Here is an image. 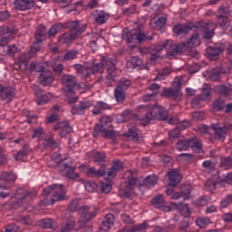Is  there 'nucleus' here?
Here are the masks:
<instances>
[{
	"label": "nucleus",
	"mask_w": 232,
	"mask_h": 232,
	"mask_svg": "<svg viewBox=\"0 0 232 232\" xmlns=\"http://www.w3.org/2000/svg\"><path fill=\"white\" fill-rule=\"evenodd\" d=\"M75 227V218L69 211L63 215V222L58 232H72Z\"/></svg>",
	"instance_id": "nucleus-14"
},
{
	"label": "nucleus",
	"mask_w": 232,
	"mask_h": 232,
	"mask_svg": "<svg viewBox=\"0 0 232 232\" xmlns=\"http://www.w3.org/2000/svg\"><path fill=\"white\" fill-rule=\"evenodd\" d=\"M155 99H157V92H152L150 94H144L141 97V101L143 102H151V101H155Z\"/></svg>",
	"instance_id": "nucleus-61"
},
{
	"label": "nucleus",
	"mask_w": 232,
	"mask_h": 232,
	"mask_svg": "<svg viewBox=\"0 0 232 232\" xmlns=\"http://www.w3.org/2000/svg\"><path fill=\"white\" fill-rule=\"evenodd\" d=\"M8 163V156L6 155V150L0 146V165L3 166Z\"/></svg>",
	"instance_id": "nucleus-56"
},
{
	"label": "nucleus",
	"mask_w": 232,
	"mask_h": 232,
	"mask_svg": "<svg viewBox=\"0 0 232 232\" xmlns=\"http://www.w3.org/2000/svg\"><path fill=\"white\" fill-rule=\"evenodd\" d=\"M232 204V194L227 195L220 203L221 208H227Z\"/></svg>",
	"instance_id": "nucleus-63"
},
{
	"label": "nucleus",
	"mask_w": 232,
	"mask_h": 232,
	"mask_svg": "<svg viewBox=\"0 0 232 232\" xmlns=\"http://www.w3.org/2000/svg\"><path fill=\"white\" fill-rule=\"evenodd\" d=\"M39 81L42 86H50V84L53 82V76L47 74L46 72H43L39 75Z\"/></svg>",
	"instance_id": "nucleus-32"
},
{
	"label": "nucleus",
	"mask_w": 232,
	"mask_h": 232,
	"mask_svg": "<svg viewBox=\"0 0 232 232\" xmlns=\"http://www.w3.org/2000/svg\"><path fill=\"white\" fill-rule=\"evenodd\" d=\"M161 97H165L166 99H172L177 102L182 101V91L180 89L176 88H164L160 93Z\"/></svg>",
	"instance_id": "nucleus-16"
},
{
	"label": "nucleus",
	"mask_w": 232,
	"mask_h": 232,
	"mask_svg": "<svg viewBox=\"0 0 232 232\" xmlns=\"http://www.w3.org/2000/svg\"><path fill=\"white\" fill-rule=\"evenodd\" d=\"M218 24L222 30H227L231 26V20L227 16H217Z\"/></svg>",
	"instance_id": "nucleus-33"
},
{
	"label": "nucleus",
	"mask_w": 232,
	"mask_h": 232,
	"mask_svg": "<svg viewBox=\"0 0 232 232\" xmlns=\"http://www.w3.org/2000/svg\"><path fill=\"white\" fill-rule=\"evenodd\" d=\"M164 195L162 194H157L152 199L151 204L155 206L158 209H160L162 207H164Z\"/></svg>",
	"instance_id": "nucleus-35"
},
{
	"label": "nucleus",
	"mask_w": 232,
	"mask_h": 232,
	"mask_svg": "<svg viewBox=\"0 0 232 232\" xmlns=\"http://www.w3.org/2000/svg\"><path fill=\"white\" fill-rule=\"evenodd\" d=\"M123 179H125L126 182L121 184L120 194L125 198H130L133 193V188L137 186V171L127 170L123 175Z\"/></svg>",
	"instance_id": "nucleus-5"
},
{
	"label": "nucleus",
	"mask_w": 232,
	"mask_h": 232,
	"mask_svg": "<svg viewBox=\"0 0 232 232\" xmlns=\"http://www.w3.org/2000/svg\"><path fill=\"white\" fill-rule=\"evenodd\" d=\"M113 121V119L111 116L108 115H103L101 119H100V126H102V128H113V125H111V122ZM96 125H99V123H97Z\"/></svg>",
	"instance_id": "nucleus-40"
},
{
	"label": "nucleus",
	"mask_w": 232,
	"mask_h": 232,
	"mask_svg": "<svg viewBox=\"0 0 232 232\" xmlns=\"http://www.w3.org/2000/svg\"><path fill=\"white\" fill-rule=\"evenodd\" d=\"M90 19H92L97 24H104L110 19V14L104 10H95L91 13Z\"/></svg>",
	"instance_id": "nucleus-18"
},
{
	"label": "nucleus",
	"mask_w": 232,
	"mask_h": 232,
	"mask_svg": "<svg viewBox=\"0 0 232 232\" xmlns=\"http://www.w3.org/2000/svg\"><path fill=\"white\" fill-rule=\"evenodd\" d=\"M108 127H102V125H95L92 130V136L97 139L99 135L104 139H115L117 137V131L110 130Z\"/></svg>",
	"instance_id": "nucleus-13"
},
{
	"label": "nucleus",
	"mask_w": 232,
	"mask_h": 232,
	"mask_svg": "<svg viewBox=\"0 0 232 232\" xmlns=\"http://www.w3.org/2000/svg\"><path fill=\"white\" fill-rule=\"evenodd\" d=\"M150 227V225L147 222H143L141 224L136 225L130 228V232H137V231H146Z\"/></svg>",
	"instance_id": "nucleus-57"
},
{
	"label": "nucleus",
	"mask_w": 232,
	"mask_h": 232,
	"mask_svg": "<svg viewBox=\"0 0 232 232\" xmlns=\"http://www.w3.org/2000/svg\"><path fill=\"white\" fill-rule=\"evenodd\" d=\"M205 186L208 191H215L217 189V181L209 179L205 182Z\"/></svg>",
	"instance_id": "nucleus-62"
},
{
	"label": "nucleus",
	"mask_w": 232,
	"mask_h": 232,
	"mask_svg": "<svg viewBox=\"0 0 232 232\" xmlns=\"http://www.w3.org/2000/svg\"><path fill=\"white\" fill-rule=\"evenodd\" d=\"M205 73L210 81H213V82H218V81H220V75L222 74V68L216 67L212 71H206Z\"/></svg>",
	"instance_id": "nucleus-28"
},
{
	"label": "nucleus",
	"mask_w": 232,
	"mask_h": 232,
	"mask_svg": "<svg viewBox=\"0 0 232 232\" xmlns=\"http://www.w3.org/2000/svg\"><path fill=\"white\" fill-rule=\"evenodd\" d=\"M72 68L75 69L78 75H82V77H90L89 66L75 63L72 65Z\"/></svg>",
	"instance_id": "nucleus-30"
},
{
	"label": "nucleus",
	"mask_w": 232,
	"mask_h": 232,
	"mask_svg": "<svg viewBox=\"0 0 232 232\" xmlns=\"http://www.w3.org/2000/svg\"><path fill=\"white\" fill-rule=\"evenodd\" d=\"M220 168L223 169H231L232 168V158L230 156L221 159Z\"/></svg>",
	"instance_id": "nucleus-51"
},
{
	"label": "nucleus",
	"mask_w": 232,
	"mask_h": 232,
	"mask_svg": "<svg viewBox=\"0 0 232 232\" xmlns=\"http://www.w3.org/2000/svg\"><path fill=\"white\" fill-rule=\"evenodd\" d=\"M130 63L132 68H140V66H142V60L138 56H132Z\"/></svg>",
	"instance_id": "nucleus-60"
},
{
	"label": "nucleus",
	"mask_w": 232,
	"mask_h": 232,
	"mask_svg": "<svg viewBox=\"0 0 232 232\" xmlns=\"http://www.w3.org/2000/svg\"><path fill=\"white\" fill-rule=\"evenodd\" d=\"M43 43L44 42H38L37 40H34V42L31 45V49L28 52V55H30V57H34L35 53L41 52V46L43 45Z\"/></svg>",
	"instance_id": "nucleus-37"
},
{
	"label": "nucleus",
	"mask_w": 232,
	"mask_h": 232,
	"mask_svg": "<svg viewBox=\"0 0 232 232\" xmlns=\"http://www.w3.org/2000/svg\"><path fill=\"white\" fill-rule=\"evenodd\" d=\"M229 14H231V9H229V6L221 5L217 11L216 17H227Z\"/></svg>",
	"instance_id": "nucleus-46"
},
{
	"label": "nucleus",
	"mask_w": 232,
	"mask_h": 232,
	"mask_svg": "<svg viewBox=\"0 0 232 232\" xmlns=\"http://www.w3.org/2000/svg\"><path fill=\"white\" fill-rule=\"evenodd\" d=\"M77 55H79V50L71 49L64 53L63 61H73L74 59H77Z\"/></svg>",
	"instance_id": "nucleus-43"
},
{
	"label": "nucleus",
	"mask_w": 232,
	"mask_h": 232,
	"mask_svg": "<svg viewBox=\"0 0 232 232\" xmlns=\"http://www.w3.org/2000/svg\"><path fill=\"white\" fill-rule=\"evenodd\" d=\"M62 83L66 88V97L68 95L75 93V88H77V76L73 74H63L62 77Z\"/></svg>",
	"instance_id": "nucleus-12"
},
{
	"label": "nucleus",
	"mask_w": 232,
	"mask_h": 232,
	"mask_svg": "<svg viewBox=\"0 0 232 232\" xmlns=\"http://www.w3.org/2000/svg\"><path fill=\"white\" fill-rule=\"evenodd\" d=\"M122 39L127 41L128 44L131 43L137 44V34H133L131 31L124 32L122 34Z\"/></svg>",
	"instance_id": "nucleus-41"
},
{
	"label": "nucleus",
	"mask_w": 232,
	"mask_h": 232,
	"mask_svg": "<svg viewBox=\"0 0 232 232\" xmlns=\"http://www.w3.org/2000/svg\"><path fill=\"white\" fill-rule=\"evenodd\" d=\"M153 36H146L144 33L136 34V41L137 43H145V41H151Z\"/></svg>",
	"instance_id": "nucleus-58"
},
{
	"label": "nucleus",
	"mask_w": 232,
	"mask_h": 232,
	"mask_svg": "<svg viewBox=\"0 0 232 232\" xmlns=\"http://www.w3.org/2000/svg\"><path fill=\"white\" fill-rule=\"evenodd\" d=\"M44 199L40 201L41 206H53L55 202L64 200L66 197V188L63 185L53 184L43 190Z\"/></svg>",
	"instance_id": "nucleus-4"
},
{
	"label": "nucleus",
	"mask_w": 232,
	"mask_h": 232,
	"mask_svg": "<svg viewBox=\"0 0 232 232\" xmlns=\"http://www.w3.org/2000/svg\"><path fill=\"white\" fill-rule=\"evenodd\" d=\"M48 35V29L43 24H40L36 26L34 32V40L38 43H44L46 41V36Z\"/></svg>",
	"instance_id": "nucleus-22"
},
{
	"label": "nucleus",
	"mask_w": 232,
	"mask_h": 232,
	"mask_svg": "<svg viewBox=\"0 0 232 232\" xmlns=\"http://www.w3.org/2000/svg\"><path fill=\"white\" fill-rule=\"evenodd\" d=\"M205 100L202 99L201 96H196L191 101V106L192 108H202V102H204Z\"/></svg>",
	"instance_id": "nucleus-59"
},
{
	"label": "nucleus",
	"mask_w": 232,
	"mask_h": 232,
	"mask_svg": "<svg viewBox=\"0 0 232 232\" xmlns=\"http://www.w3.org/2000/svg\"><path fill=\"white\" fill-rule=\"evenodd\" d=\"M214 92L220 93L221 95H229L231 89L226 85H216L214 86Z\"/></svg>",
	"instance_id": "nucleus-47"
},
{
	"label": "nucleus",
	"mask_w": 232,
	"mask_h": 232,
	"mask_svg": "<svg viewBox=\"0 0 232 232\" xmlns=\"http://www.w3.org/2000/svg\"><path fill=\"white\" fill-rule=\"evenodd\" d=\"M226 50V44H218L214 46L208 47L206 49L207 57L210 61H218V57H220V53Z\"/></svg>",
	"instance_id": "nucleus-15"
},
{
	"label": "nucleus",
	"mask_w": 232,
	"mask_h": 232,
	"mask_svg": "<svg viewBox=\"0 0 232 232\" xmlns=\"http://www.w3.org/2000/svg\"><path fill=\"white\" fill-rule=\"evenodd\" d=\"M176 148L179 151H187L190 148L197 155H204L202 141L197 137L188 140H179L176 143Z\"/></svg>",
	"instance_id": "nucleus-6"
},
{
	"label": "nucleus",
	"mask_w": 232,
	"mask_h": 232,
	"mask_svg": "<svg viewBox=\"0 0 232 232\" xmlns=\"http://www.w3.org/2000/svg\"><path fill=\"white\" fill-rule=\"evenodd\" d=\"M90 155L92 161L96 162V164L101 165L106 162V154L104 152H91Z\"/></svg>",
	"instance_id": "nucleus-31"
},
{
	"label": "nucleus",
	"mask_w": 232,
	"mask_h": 232,
	"mask_svg": "<svg viewBox=\"0 0 232 232\" xmlns=\"http://www.w3.org/2000/svg\"><path fill=\"white\" fill-rule=\"evenodd\" d=\"M210 223L211 221H209V218H198L196 219V224L200 228H204L207 226H209Z\"/></svg>",
	"instance_id": "nucleus-54"
},
{
	"label": "nucleus",
	"mask_w": 232,
	"mask_h": 232,
	"mask_svg": "<svg viewBox=\"0 0 232 232\" xmlns=\"http://www.w3.org/2000/svg\"><path fill=\"white\" fill-rule=\"evenodd\" d=\"M114 217L112 214H107L104 218V220L102 221V227H106L107 229H110L111 226L114 224Z\"/></svg>",
	"instance_id": "nucleus-49"
},
{
	"label": "nucleus",
	"mask_w": 232,
	"mask_h": 232,
	"mask_svg": "<svg viewBox=\"0 0 232 232\" xmlns=\"http://www.w3.org/2000/svg\"><path fill=\"white\" fill-rule=\"evenodd\" d=\"M40 226L44 229H53V227H55L57 224L52 218H45V219L40 220Z\"/></svg>",
	"instance_id": "nucleus-39"
},
{
	"label": "nucleus",
	"mask_w": 232,
	"mask_h": 232,
	"mask_svg": "<svg viewBox=\"0 0 232 232\" xmlns=\"http://www.w3.org/2000/svg\"><path fill=\"white\" fill-rule=\"evenodd\" d=\"M198 26H201L200 32L204 30L203 39H212L215 35V30L217 29V24L215 23H208L203 25L197 24Z\"/></svg>",
	"instance_id": "nucleus-23"
},
{
	"label": "nucleus",
	"mask_w": 232,
	"mask_h": 232,
	"mask_svg": "<svg viewBox=\"0 0 232 232\" xmlns=\"http://www.w3.org/2000/svg\"><path fill=\"white\" fill-rule=\"evenodd\" d=\"M226 108V102H224L222 99H217L213 103V109L216 110V111H222Z\"/></svg>",
	"instance_id": "nucleus-53"
},
{
	"label": "nucleus",
	"mask_w": 232,
	"mask_h": 232,
	"mask_svg": "<svg viewBox=\"0 0 232 232\" xmlns=\"http://www.w3.org/2000/svg\"><path fill=\"white\" fill-rule=\"evenodd\" d=\"M169 73H171V69L165 67L157 74L154 81H164V79H166Z\"/></svg>",
	"instance_id": "nucleus-48"
},
{
	"label": "nucleus",
	"mask_w": 232,
	"mask_h": 232,
	"mask_svg": "<svg viewBox=\"0 0 232 232\" xmlns=\"http://www.w3.org/2000/svg\"><path fill=\"white\" fill-rule=\"evenodd\" d=\"M153 50H155L157 53L162 52V50H166L168 57H175L179 55V53H182L184 45H182V44H175L171 40H166L165 42L156 44Z\"/></svg>",
	"instance_id": "nucleus-7"
},
{
	"label": "nucleus",
	"mask_w": 232,
	"mask_h": 232,
	"mask_svg": "<svg viewBox=\"0 0 232 232\" xmlns=\"http://www.w3.org/2000/svg\"><path fill=\"white\" fill-rule=\"evenodd\" d=\"M14 10L20 12H26V10H32L35 6L34 0H14L13 2Z\"/></svg>",
	"instance_id": "nucleus-17"
},
{
	"label": "nucleus",
	"mask_w": 232,
	"mask_h": 232,
	"mask_svg": "<svg viewBox=\"0 0 232 232\" xmlns=\"http://www.w3.org/2000/svg\"><path fill=\"white\" fill-rule=\"evenodd\" d=\"M79 215H80V221L79 226L80 227H86L87 222H91L97 217V210L93 207H88L86 205L82 206L79 208Z\"/></svg>",
	"instance_id": "nucleus-10"
},
{
	"label": "nucleus",
	"mask_w": 232,
	"mask_h": 232,
	"mask_svg": "<svg viewBox=\"0 0 232 232\" xmlns=\"http://www.w3.org/2000/svg\"><path fill=\"white\" fill-rule=\"evenodd\" d=\"M210 130L214 131L215 140H221L224 142L229 130H232V124L220 125L218 123H212L210 125Z\"/></svg>",
	"instance_id": "nucleus-11"
},
{
	"label": "nucleus",
	"mask_w": 232,
	"mask_h": 232,
	"mask_svg": "<svg viewBox=\"0 0 232 232\" xmlns=\"http://www.w3.org/2000/svg\"><path fill=\"white\" fill-rule=\"evenodd\" d=\"M17 176L13 172H2L0 174V180H4L5 182H15Z\"/></svg>",
	"instance_id": "nucleus-38"
},
{
	"label": "nucleus",
	"mask_w": 232,
	"mask_h": 232,
	"mask_svg": "<svg viewBox=\"0 0 232 232\" xmlns=\"http://www.w3.org/2000/svg\"><path fill=\"white\" fill-rule=\"evenodd\" d=\"M63 169H67L66 170V177L67 179H70L71 180H75V179H79V174L75 172V167H68L63 169L62 168V171Z\"/></svg>",
	"instance_id": "nucleus-45"
},
{
	"label": "nucleus",
	"mask_w": 232,
	"mask_h": 232,
	"mask_svg": "<svg viewBox=\"0 0 232 232\" xmlns=\"http://www.w3.org/2000/svg\"><path fill=\"white\" fill-rule=\"evenodd\" d=\"M44 70H45V68L44 65L36 64L34 62H32L30 63V71L31 72H36L38 73H45Z\"/></svg>",
	"instance_id": "nucleus-55"
},
{
	"label": "nucleus",
	"mask_w": 232,
	"mask_h": 232,
	"mask_svg": "<svg viewBox=\"0 0 232 232\" xmlns=\"http://www.w3.org/2000/svg\"><path fill=\"white\" fill-rule=\"evenodd\" d=\"M30 193L26 188H18L16 192L11 196V198H16L17 200H24Z\"/></svg>",
	"instance_id": "nucleus-36"
},
{
	"label": "nucleus",
	"mask_w": 232,
	"mask_h": 232,
	"mask_svg": "<svg viewBox=\"0 0 232 232\" xmlns=\"http://www.w3.org/2000/svg\"><path fill=\"white\" fill-rule=\"evenodd\" d=\"M43 146L44 150H55L59 148V143L53 138H51L44 141Z\"/></svg>",
	"instance_id": "nucleus-44"
},
{
	"label": "nucleus",
	"mask_w": 232,
	"mask_h": 232,
	"mask_svg": "<svg viewBox=\"0 0 232 232\" xmlns=\"http://www.w3.org/2000/svg\"><path fill=\"white\" fill-rule=\"evenodd\" d=\"M53 130L54 131L60 130L61 137H66L69 133H72L73 131V129L72 126H70V122L68 121H61L56 123Z\"/></svg>",
	"instance_id": "nucleus-20"
},
{
	"label": "nucleus",
	"mask_w": 232,
	"mask_h": 232,
	"mask_svg": "<svg viewBox=\"0 0 232 232\" xmlns=\"http://www.w3.org/2000/svg\"><path fill=\"white\" fill-rule=\"evenodd\" d=\"M131 86V81L121 78L114 89V99L118 104H124L126 91Z\"/></svg>",
	"instance_id": "nucleus-9"
},
{
	"label": "nucleus",
	"mask_w": 232,
	"mask_h": 232,
	"mask_svg": "<svg viewBox=\"0 0 232 232\" xmlns=\"http://www.w3.org/2000/svg\"><path fill=\"white\" fill-rule=\"evenodd\" d=\"M104 70H106L105 82L108 86H113L119 78L117 59L113 56H102L100 63L89 65V77L95 73H103Z\"/></svg>",
	"instance_id": "nucleus-1"
},
{
	"label": "nucleus",
	"mask_w": 232,
	"mask_h": 232,
	"mask_svg": "<svg viewBox=\"0 0 232 232\" xmlns=\"http://www.w3.org/2000/svg\"><path fill=\"white\" fill-rule=\"evenodd\" d=\"M127 135L131 140H139V137H140V130L137 129V127H132L129 129Z\"/></svg>",
	"instance_id": "nucleus-42"
},
{
	"label": "nucleus",
	"mask_w": 232,
	"mask_h": 232,
	"mask_svg": "<svg viewBox=\"0 0 232 232\" xmlns=\"http://www.w3.org/2000/svg\"><path fill=\"white\" fill-rule=\"evenodd\" d=\"M66 26V23L64 24H55L53 26L50 27V29L47 31V35L48 37H55V35H57V34H59V32H61V30H63Z\"/></svg>",
	"instance_id": "nucleus-29"
},
{
	"label": "nucleus",
	"mask_w": 232,
	"mask_h": 232,
	"mask_svg": "<svg viewBox=\"0 0 232 232\" xmlns=\"http://www.w3.org/2000/svg\"><path fill=\"white\" fill-rule=\"evenodd\" d=\"M47 166L49 168H58L59 171H63V169H66V168H68V164H66V163H60V164H58L56 161H53V160H50L47 162Z\"/></svg>",
	"instance_id": "nucleus-52"
},
{
	"label": "nucleus",
	"mask_w": 232,
	"mask_h": 232,
	"mask_svg": "<svg viewBox=\"0 0 232 232\" xmlns=\"http://www.w3.org/2000/svg\"><path fill=\"white\" fill-rule=\"evenodd\" d=\"M88 28V24H82L79 20L68 21L65 23L64 30H69V32L62 34L58 38V43L60 44H72L73 41L79 38V36Z\"/></svg>",
	"instance_id": "nucleus-3"
},
{
	"label": "nucleus",
	"mask_w": 232,
	"mask_h": 232,
	"mask_svg": "<svg viewBox=\"0 0 232 232\" xmlns=\"http://www.w3.org/2000/svg\"><path fill=\"white\" fill-rule=\"evenodd\" d=\"M15 95V89L12 87H5L0 85V97L2 101H12V98Z\"/></svg>",
	"instance_id": "nucleus-25"
},
{
	"label": "nucleus",
	"mask_w": 232,
	"mask_h": 232,
	"mask_svg": "<svg viewBox=\"0 0 232 232\" xmlns=\"http://www.w3.org/2000/svg\"><path fill=\"white\" fill-rule=\"evenodd\" d=\"M86 173L88 177H104L106 175V166L103 165L99 169H96L94 167L87 168Z\"/></svg>",
	"instance_id": "nucleus-26"
},
{
	"label": "nucleus",
	"mask_w": 232,
	"mask_h": 232,
	"mask_svg": "<svg viewBox=\"0 0 232 232\" xmlns=\"http://www.w3.org/2000/svg\"><path fill=\"white\" fill-rule=\"evenodd\" d=\"M226 44L227 45H225V50L227 52V58L232 62V43L227 42Z\"/></svg>",
	"instance_id": "nucleus-64"
},
{
	"label": "nucleus",
	"mask_w": 232,
	"mask_h": 232,
	"mask_svg": "<svg viewBox=\"0 0 232 232\" xmlns=\"http://www.w3.org/2000/svg\"><path fill=\"white\" fill-rule=\"evenodd\" d=\"M169 112L164 107L160 105H154L149 108L143 118L140 121H145V122H150V121H166L168 119Z\"/></svg>",
	"instance_id": "nucleus-8"
},
{
	"label": "nucleus",
	"mask_w": 232,
	"mask_h": 232,
	"mask_svg": "<svg viewBox=\"0 0 232 232\" xmlns=\"http://www.w3.org/2000/svg\"><path fill=\"white\" fill-rule=\"evenodd\" d=\"M167 177H169V186L175 187L180 183L182 180V176H180V172L178 169H172L167 173Z\"/></svg>",
	"instance_id": "nucleus-24"
},
{
	"label": "nucleus",
	"mask_w": 232,
	"mask_h": 232,
	"mask_svg": "<svg viewBox=\"0 0 232 232\" xmlns=\"http://www.w3.org/2000/svg\"><path fill=\"white\" fill-rule=\"evenodd\" d=\"M34 93H35L36 97H38L36 100V103L38 104V106H43L44 104H48V102H50L51 99H53V95L50 92L41 94V93H43V90L39 87H36L34 89Z\"/></svg>",
	"instance_id": "nucleus-19"
},
{
	"label": "nucleus",
	"mask_w": 232,
	"mask_h": 232,
	"mask_svg": "<svg viewBox=\"0 0 232 232\" xmlns=\"http://www.w3.org/2000/svg\"><path fill=\"white\" fill-rule=\"evenodd\" d=\"M159 179L156 176H148L145 179H143V188H147L148 189H151L153 186H155L158 182Z\"/></svg>",
	"instance_id": "nucleus-34"
},
{
	"label": "nucleus",
	"mask_w": 232,
	"mask_h": 232,
	"mask_svg": "<svg viewBox=\"0 0 232 232\" xmlns=\"http://www.w3.org/2000/svg\"><path fill=\"white\" fill-rule=\"evenodd\" d=\"M205 173H213L215 171V163L211 160H205L202 163Z\"/></svg>",
	"instance_id": "nucleus-50"
},
{
	"label": "nucleus",
	"mask_w": 232,
	"mask_h": 232,
	"mask_svg": "<svg viewBox=\"0 0 232 232\" xmlns=\"http://www.w3.org/2000/svg\"><path fill=\"white\" fill-rule=\"evenodd\" d=\"M92 106H93V102L91 101L81 102L78 105H74L72 108V115H84V111L89 110Z\"/></svg>",
	"instance_id": "nucleus-21"
},
{
	"label": "nucleus",
	"mask_w": 232,
	"mask_h": 232,
	"mask_svg": "<svg viewBox=\"0 0 232 232\" xmlns=\"http://www.w3.org/2000/svg\"><path fill=\"white\" fill-rule=\"evenodd\" d=\"M194 31L190 38L182 43V46L184 50H188L189 48H195L196 46H199L200 44V31L202 30V26L197 25L196 24L190 23L187 24H178L173 28L174 34L177 35H187L189 32Z\"/></svg>",
	"instance_id": "nucleus-2"
},
{
	"label": "nucleus",
	"mask_w": 232,
	"mask_h": 232,
	"mask_svg": "<svg viewBox=\"0 0 232 232\" xmlns=\"http://www.w3.org/2000/svg\"><path fill=\"white\" fill-rule=\"evenodd\" d=\"M176 209L179 211V213L184 217L185 218H188V217H191V209L189 208V205L186 203H172Z\"/></svg>",
	"instance_id": "nucleus-27"
}]
</instances>
